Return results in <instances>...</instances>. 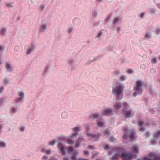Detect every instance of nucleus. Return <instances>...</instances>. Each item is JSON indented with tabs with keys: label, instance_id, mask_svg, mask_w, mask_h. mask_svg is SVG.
Instances as JSON below:
<instances>
[{
	"label": "nucleus",
	"instance_id": "obj_22",
	"mask_svg": "<svg viewBox=\"0 0 160 160\" xmlns=\"http://www.w3.org/2000/svg\"><path fill=\"white\" fill-rule=\"evenodd\" d=\"M157 62V58H153L152 59L151 62L152 63H156Z\"/></svg>",
	"mask_w": 160,
	"mask_h": 160
},
{
	"label": "nucleus",
	"instance_id": "obj_5",
	"mask_svg": "<svg viewBox=\"0 0 160 160\" xmlns=\"http://www.w3.org/2000/svg\"><path fill=\"white\" fill-rule=\"evenodd\" d=\"M58 148L60 150L62 155H65L66 154V148L64 146L61 142L58 143Z\"/></svg>",
	"mask_w": 160,
	"mask_h": 160
},
{
	"label": "nucleus",
	"instance_id": "obj_28",
	"mask_svg": "<svg viewBox=\"0 0 160 160\" xmlns=\"http://www.w3.org/2000/svg\"><path fill=\"white\" fill-rule=\"evenodd\" d=\"M97 15V13L96 11H94L92 12V16L94 18Z\"/></svg>",
	"mask_w": 160,
	"mask_h": 160
},
{
	"label": "nucleus",
	"instance_id": "obj_34",
	"mask_svg": "<svg viewBox=\"0 0 160 160\" xmlns=\"http://www.w3.org/2000/svg\"><path fill=\"white\" fill-rule=\"evenodd\" d=\"M133 72V70L131 69H129L127 71L128 73L129 74L132 73Z\"/></svg>",
	"mask_w": 160,
	"mask_h": 160
},
{
	"label": "nucleus",
	"instance_id": "obj_3",
	"mask_svg": "<svg viewBox=\"0 0 160 160\" xmlns=\"http://www.w3.org/2000/svg\"><path fill=\"white\" fill-rule=\"evenodd\" d=\"M143 85V84L141 80H139L136 82V85L134 86L133 89V96H136L137 95H141L142 94V91L141 89V87Z\"/></svg>",
	"mask_w": 160,
	"mask_h": 160
},
{
	"label": "nucleus",
	"instance_id": "obj_54",
	"mask_svg": "<svg viewBox=\"0 0 160 160\" xmlns=\"http://www.w3.org/2000/svg\"><path fill=\"white\" fill-rule=\"evenodd\" d=\"M3 46H0V51H1L3 50Z\"/></svg>",
	"mask_w": 160,
	"mask_h": 160
},
{
	"label": "nucleus",
	"instance_id": "obj_39",
	"mask_svg": "<svg viewBox=\"0 0 160 160\" xmlns=\"http://www.w3.org/2000/svg\"><path fill=\"white\" fill-rule=\"evenodd\" d=\"M42 28L44 30H45L46 28V26L45 25L43 24L42 25Z\"/></svg>",
	"mask_w": 160,
	"mask_h": 160
},
{
	"label": "nucleus",
	"instance_id": "obj_46",
	"mask_svg": "<svg viewBox=\"0 0 160 160\" xmlns=\"http://www.w3.org/2000/svg\"><path fill=\"white\" fill-rule=\"evenodd\" d=\"M154 160H160V157H155Z\"/></svg>",
	"mask_w": 160,
	"mask_h": 160
},
{
	"label": "nucleus",
	"instance_id": "obj_17",
	"mask_svg": "<svg viewBox=\"0 0 160 160\" xmlns=\"http://www.w3.org/2000/svg\"><path fill=\"white\" fill-rule=\"evenodd\" d=\"M87 134L88 136L92 138H95L96 139L94 140H95L98 138V136L97 135H92L88 133H87Z\"/></svg>",
	"mask_w": 160,
	"mask_h": 160
},
{
	"label": "nucleus",
	"instance_id": "obj_13",
	"mask_svg": "<svg viewBox=\"0 0 160 160\" xmlns=\"http://www.w3.org/2000/svg\"><path fill=\"white\" fill-rule=\"evenodd\" d=\"M125 117L126 118H130L132 114L131 110H128L125 112Z\"/></svg>",
	"mask_w": 160,
	"mask_h": 160
},
{
	"label": "nucleus",
	"instance_id": "obj_18",
	"mask_svg": "<svg viewBox=\"0 0 160 160\" xmlns=\"http://www.w3.org/2000/svg\"><path fill=\"white\" fill-rule=\"evenodd\" d=\"M6 31V29L5 28H2L0 31V34L2 35L3 36L5 35Z\"/></svg>",
	"mask_w": 160,
	"mask_h": 160
},
{
	"label": "nucleus",
	"instance_id": "obj_56",
	"mask_svg": "<svg viewBox=\"0 0 160 160\" xmlns=\"http://www.w3.org/2000/svg\"><path fill=\"white\" fill-rule=\"evenodd\" d=\"M144 15V13H142L141 14V15H140V17H141V18H143V16Z\"/></svg>",
	"mask_w": 160,
	"mask_h": 160
},
{
	"label": "nucleus",
	"instance_id": "obj_44",
	"mask_svg": "<svg viewBox=\"0 0 160 160\" xmlns=\"http://www.w3.org/2000/svg\"><path fill=\"white\" fill-rule=\"evenodd\" d=\"M4 87H2L0 88V93H1L4 90Z\"/></svg>",
	"mask_w": 160,
	"mask_h": 160
},
{
	"label": "nucleus",
	"instance_id": "obj_37",
	"mask_svg": "<svg viewBox=\"0 0 160 160\" xmlns=\"http://www.w3.org/2000/svg\"><path fill=\"white\" fill-rule=\"evenodd\" d=\"M6 5L8 7H12V3H7L6 4Z\"/></svg>",
	"mask_w": 160,
	"mask_h": 160
},
{
	"label": "nucleus",
	"instance_id": "obj_9",
	"mask_svg": "<svg viewBox=\"0 0 160 160\" xmlns=\"http://www.w3.org/2000/svg\"><path fill=\"white\" fill-rule=\"evenodd\" d=\"M132 148V151L133 153H137L138 152V147L137 145H134Z\"/></svg>",
	"mask_w": 160,
	"mask_h": 160
},
{
	"label": "nucleus",
	"instance_id": "obj_20",
	"mask_svg": "<svg viewBox=\"0 0 160 160\" xmlns=\"http://www.w3.org/2000/svg\"><path fill=\"white\" fill-rule=\"evenodd\" d=\"M98 115L96 113H93L91 115L90 118H98Z\"/></svg>",
	"mask_w": 160,
	"mask_h": 160
},
{
	"label": "nucleus",
	"instance_id": "obj_7",
	"mask_svg": "<svg viewBox=\"0 0 160 160\" xmlns=\"http://www.w3.org/2000/svg\"><path fill=\"white\" fill-rule=\"evenodd\" d=\"M112 114V111L109 109H105L102 111V114L108 116H110Z\"/></svg>",
	"mask_w": 160,
	"mask_h": 160
},
{
	"label": "nucleus",
	"instance_id": "obj_33",
	"mask_svg": "<svg viewBox=\"0 0 160 160\" xmlns=\"http://www.w3.org/2000/svg\"><path fill=\"white\" fill-rule=\"evenodd\" d=\"M151 143L152 145H154L156 143V141L155 140H152L151 141Z\"/></svg>",
	"mask_w": 160,
	"mask_h": 160
},
{
	"label": "nucleus",
	"instance_id": "obj_59",
	"mask_svg": "<svg viewBox=\"0 0 160 160\" xmlns=\"http://www.w3.org/2000/svg\"><path fill=\"white\" fill-rule=\"evenodd\" d=\"M72 28H70L69 30V33H70L71 32H72Z\"/></svg>",
	"mask_w": 160,
	"mask_h": 160
},
{
	"label": "nucleus",
	"instance_id": "obj_35",
	"mask_svg": "<svg viewBox=\"0 0 160 160\" xmlns=\"http://www.w3.org/2000/svg\"><path fill=\"white\" fill-rule=\"evenodd\" d=\"M145 38H150V34L149 33H146L145 34Z\"/></svg>",
	"mask_w": 160,
	"mask_h": 160
},
{
	"label": "nucleus",
	"instance_id": "obj_8",
	"mask_svg": "<svg viewBox=\"0 0 160 160\" xmlns=\"http://www.w3.org/2000/svg\"><path fill=\"white\" fill-rule=\"evenodd\" d=\"M18 95L20 97V98H17L15 100V101L16 102H17L18 101H21L22 98L24 97V93L22 92H18Z\"/></svg>",
	"mask_w": 160,
	"mask_h": 160
},
{
	"label": "nucleus",
	"instance_id": "obj_62",
	"mask_svg": "<svg viewBox=\"0 0 160 160\" xmlns=\"http://www.w3.org/2000/svg\"><path fill=\"white\" fill-rule=\"evenodd\" d=\"M77 20H78V19H74L73 20V22H75Z\"/></svg>",
	"mask_w": 160,
	"mask_h": 160
},
{
	"label": "nucleus",
	"instance_id": "obj_26",
	"mask_svg": "<svg viewBox=\"0 0 160 160\" xmlns=\"http://www.w3.org/2000/svg\"><path fill=\"white\" fill-rule=\"evenodd\" d=\"M110 128H107L106 130L105 133L106 134H108V135H109V134L110 133Z\"/></svg>",
	"mask_w": 160,
	"mask_h": 160
},
{
	"label": "nucleus",
	"instance_id": "obj_60",
	"mask_svg": "<svg viewBox=\"0 0 160 160\" xmlns=\"http://www.w3.org/2000/svg\"><path fill=\"white\" fill-rule=\"evenodd\" d=\"M90 128L89 126H88L87 128H86V129L88 131V130H90Z\"/></svg>",
	"mask_w": 160,
	"mask_h": 160
},
{
	"label": "nucleus",
	"instance_id": "obj_11",
	"mask_svg": "<svg viewBox=\"0 0 160 160\" xmlns=\"http://www.w3.org/2000/svg\"><path fill=\"white\" fill-rule=\"evenodd\" d=\"M35 48L33 44H31L30 46L28 48L27 52V54H28L30 53Z\"/></svg>",
	"mask_w": 160,
	"mask_h": 160
},
{
	"label": "nucleus",
	"instance_id": "obj_1",
	"mask_svg": "<svg viewBox=\"0 0 160 160\" xmlns=\"http://www.w3.org/2000/svg\"><path fill=\"white\" fill-rule=\"evenodd\" d=\"M116 150L117 153L112 157V160H118L121 157L124 158L123 160H131L134 157L131 153L126 154L124 153L123 149L122 148H118Z\"/></svg>",
	"mask_w": 160,
	"mask_h": 160
},
{
	"label": "nucleus",
	"instance_id": "obj_16",
	"mask_svg": "<svg viewBox=\"0 0 160 160\" xmlns=\"http://www.w3.org/2000/svg\"><path fill=\"white\" fill-rule=\"evenodd\" d=\"M103 124L104 123L102 119H100L98 121H97V125L99 127H102L103 125Z\"/></svg>",
	"mask_w": 160,
	"mask_h": 160
},
{
	"label": "nucleus",
	"instance_id": "obj_36",
	"mask_svg": "<svg viewBox=\"0 0 160 160\" xmlns=\"http://www.w3.org/2000/svg\"><path fill=\"white\" fill-rule=\"evenodd\" d=\"M14 49L15 51H17L20 49V47L18 46H16L15 47Z\"/></svg>",
	"mask_w": 160,
	"mask_h": 160
},
{
	"label": "nucleus",
	"instance_id": "obj_2",
	"mask_svg": "<svg viewBox=\"0 0 160 160\" xmlns=\"http://www.w3.org/2000/svg\"><path fill=\"white\" fill-rule=\"evenodd\" d=\"M124 86L122 85H117L115 88H113L112 93L118 95L117 100H120L122 97V93Z\"/></svg>",
	"mask_w": 160,
	"mask_h": 160
},
{
	"label": "nucleus",
	"instance_id": "obj_6",
	"mask_svg": "<svg viewBox=\"0 0 160 160\" xmlns=\"http://www.w3.org/2000/svg\"><path fill=\"white\" fill-rule=\"evenodd\" d=\"M72 130L75 131L76 132L72 135L71 138L72 139H76L77 138V136L78 134L77 132L80 131V128L78 127H76L73 128H72Z\"/></svg>",
	"mask_w": 160,
	"mask_h": 160
},
{
	"label": "nucleus",
	"instance_id": "obj_25",
	"mask_svg": "<svg viewBox=\"0 0 160 160\" xmlns=\"http://www.w3.org/2000/svg\"><path fill=\"white\" fill-rule=\"evenodd\" d=\"M68 143L69 144H72L74 143V142L72 140L69 139L68 141Z\"/></svg>",
	"mask_w": 160,
	"mask_h": 160
},
{
	"label": "nucleus",
	"instance_id": "obj_24",
	"mask_svg": "<svg viewBox=\"0 0 160 160\" xmlns=\"http://www.w3.org/2000/svg\"><path fill=\"white\" fill-rule=\"evenodd\" d=\"M5 144L3 142H0V147H4Z\"/></svg>",
	"mask_w": 160,
	"mask_h": 160
},
{
	"label": "nucleus",
	"instance_id": "obj_47",
	"mask_svg": "<svg viewBox=\"0 0 160 160\" xmlns=\"http://www.w3.org/2000/svg\"><path fill=\"white\" fill-rule=\"evenodd\" d=\"M145 135L147 137H148L150 135V134H149V132H146V133H145Z\"/></svg>",
	"mask_w": 160,
	"mask_h": 160
},
{
	"label": "nucleus",
	"instance_id": "obj_14",
	"mask_svg": "<svg viewBox=\"0 0 160 160\" xmlns=\"http://www.w3.org/2000/svg\"><path fill=\"white\" fill-rule=\"evenodd\" d=\"M77 154V152L75 153V155H73L71 158V159L72 160H77V157L76 155ZM77 160H89L88 159H84L83 158H79Z\"/></svg>",
	"mask_w": 160,
	"mask_h": 160
},
{
	"label": "nucleus",
	"instance_id": "obj_57",
	"mask_svg": "<svg viewBox=\"0 0 160 160\" xmlns=\"http://www.w3.org/2000/svg\"><path fill=\"white\" fill-rule=\"evenodd\" d=\"M20 130L22 131H23L24 130V128L23 127H22L20 128Z\"/></svg>",
	"mask_w": 160,
	"mask_h": 160
},
{
	"label": "nucleus",
	"instance_id": "obj_23",
	"mask_svg": "<svg viewBox=\"0 0 160 160\" xmlns=\"http://www.w3.org/2000/svg\"><path fill=\"white\" fill-rule=\"evenodd\" d=\"M126 79V76L125 75H122L121 76L120 80L121 81H124Z\"/></svg>",
	"mask_w": 160,
	"mask_h": 160
},
{
	"label": "nucleus",
	"instance_id": "obj_29",
	"mask_svg": "<svg viewBox=\"0 0 160 160\" xmlns=\"http://www.w3.org/2000/svg\"><path fill=\"white\" fill-rule=\"evenodd\" d=\"M55 142L56 141L55 140H53L50 142L49 145H53L55 143Z\"/></svg>",
	"mask_w": 160,
	"mask_h": 160
},
{
	"label": "nucleus",
	"instance_id": "obj_61",
	"mask_svg": "<svg viewBox=\"0 0 160 160\" xmlns=\"http://www.w3.org/2000/svg\"><path fill=\"white\" fill-rule=\"evenodd\" d=\"M134 32H135V33H138V31L137 30H135V31H134Z\"/></svg>",
	"mask_w": 160,
	"mask_h": 160
},
{
	"label": "nucleus",
	"instance_id": "obj_64",
	"mask_svg": "<svg viewBox=\"0 0 160 160\" xmlns=\"http://www.w3.org/2000/svg\"><path fill=\"white\" fill-rule=\"evenodd\" d=\"M158 59L160 60V56H159L158 57Z\"/></svg>",
	"mask_w": 160,
	"mask_h": 160
},
{
	"label": "nucleus",
	"instance_id": "obj_40",
	"mask_svg": "<svg viewBox=\"0 0 160 160\" xmlns=\"http://www.w3.org/2000/svg\"><path fill=\"white\" fill-rule=\"evenodd\" d=\"M89 154V152L88 151H86L84 152V154L85 155H88Z\"/></svg>",
	"mask_w": 160,
	"mask_h": 160
},
{
	"label": "nucleus",
	"instance_id": "obj_50",
	"mask_svg": "<svg viewBox=\"0 0 160 160\" xmlns=\"http://www.w3.org/2000/svg\"><path fill=\"white\" fill-rule=\"evenodd\" d=\"M154 154L152 153H150L149 154V155L151 157H152L154 156Z\"/></svg>",
	"mask_w": 160,
	"mask_h": 160
},
{
	"label": "nucleus",
	"instance_id": "obj_42",
	"mask_svg": "<svg viewBox=\"0 0 160 160\" xmlns=\"http://www.w3.org/2000/svg\"><path fill=\"white\" fill-rule=\"evenodd\" d=\"M102 34V32L101 31H100L98 35V37H100L101 36Z\"/></svg>",
	"mask_w": 160,
	"mask_h": 160
},
{
	"label": "nucleus",
	"instance_id": "obj_4",
	"mask_svg": "<svg viewBox=\"0 0 160 160\" xmlns=\"http://www.w3.org/2000/svg\"><path fill=\"white\" fill-rule=\"evenodd\" d=\"M123 129L124 131L123 138L124 139H127L129 136L130 138L133 140L134 138L135 133L130 130H128L126 127L123 128Z\"/></svg>",
	"mask_w": 160,
	"mask_h": 160
},
{
	"label": "nucleus",
	"instance_id": "obj_19",
	"mask_svg": "<svg viewBox=\"0 0 160 160\" xmlns=\"http://www.w3.org/2000/svg\"><path fill=\"white\" fill-rule=\"evenodd\" d=\"M61 116L63 118H66L68 117V114L66 112H64L62 113Z\"/></svg>",
	"mask_w": 160,
	"mask_h": 160
},
{
	"label": "nucleus",
	"instance_id": "obj_21",
	"mask_svg": "<svg viewBox=\"0 0 160 160\" xmlns=\"http://www.w3.org/2000/svg\"><path fill=\"white\" fill-rule=\"evenodd\" d=\"M148 125V123H145L144 124V122H142L141 121H140L138 123V125L139 126L142 127L143 125Z\"/></svg>",
	"mask_w": 160,
	"mask_h": 160
},
{
	"label": "nucleus",
	"instance_id": "obj_27",
	"mask_svg": "<svg viewBox=\"0 0 160 160\" xmlns=\"http://www.w3.org/2000/svg\"><path fill=\"white\" fill-rule=\"evenodd\" d=\"M119 20V18H118V17H116V18H115L114 20V21H113V23H114V24H115Z\"/></svg>",
	"mask_w": 160,
	"mask_h": 160
},
{
	"label": "nucleus",
	"instance_id": "obj_43",
	"mask_svg": "<svg viewBox=\"0 0 160 160\" xmlns=\"http://www.w3.org/2000/svg\"><path fill=\"white\" fill-rule=\"evenodd\" d=\"M51 150L50 149H49L47 150L46 152L47 154H50L51 153Z\"/></svg>",
	"mask_w": 160,
	"mask_h": 160
},
{
	"label": "nucleus",
	"instance_id": "obj_63",
	"mask_svg": "<svg viewBox=\"0 0 160 160\" xmlns=\"http://www.w3.org/2000/svg\"><path fill=\"white\" fill-rule=\"evenodd\" d=\"M112 153H111V152H109V153H108V155H111Z\"/></svg>",
	"mask_w": 160,
	"mask_h": 160
},
{
	"label": "nucleus",
	"instance_id": "obj_53",
	"mask_svg": "<svg viewBox=\"0 0 160 160\" xmlns=\"http://www.w3.org/2000/svg\"><path fill=\"white\" fill-rule=\"evenodd\" d=\"M88 148H89V149H93V147L92 146H88Z\"/></svg>",
	"mask_w": 160,
	"mask_h": 160
},
{
	"label": "nucleus",
	"instance_id": "obj_12",
	"mask_svg": "<svg viewBox=\"0 0 160 160\" xmlns=\"http://www.w3.org/2000/svg\"><path fill=\"white\" fill-rule=\"evenodd\" d=\"M122 106L120 103H116L113 105V108L115 109H118L121 107Z\"/></svg>",
	"mask_w": 160,
	"mask_h": 160
},
{
	"label": "nucleus",
	"instance_id": "obj_51",
	"mask_svg": "<svg viewBox=\"0 0 160 160\" xmlns=\"http://www.w3.org/2000/svg\"><path fill=\"white\" fill-rule=\"evenodd\" d=\"M44 7L43 5H42L40 6V8L42 10L44 8Z\"/></svg>",
	"mask_w": 160,
	"mask_h": 160
},
{
	"label": "nucleus",
	"instance_id": "obj_55",
	"mask_svg": "<svg viewBox=\"0 0 160 160\" xmlns=\"http://www.w3.org/2000/svg\"><path fill=\"white\" fill-rule=\"evenodd\" d=\"M63 160H69V159L68 158L65 157L63 158Z\"/></svg>",
	"mask_w": 160,
	"mask_h": 160
},
{
	"label": "nucleus",
	"instance_id": "obj_49",
	"mask_svg": "<svg viewBox=\"0 0 160 160\" xmlns=\"http://www.w3.org/2000/svg\"><path fill=\"white\" fill-rule=\"evenodd\" d=\"M119 73V71L118 70H117L115 72V74L116 75L118 74Z\"/></svg>",
	"mask_w": 160,
	"mask_h": 160
},
{
	"label": "nucleus",
	"instance_id": "obj_30",
	"mask_svg": "<svg viewBox=\"0 0 160 160\" xmlns=\"http://www.w3.org/2000/svg\"><path fill=\"white\" fill-rule=\"evenodd\" d=\"M128 104L126 102H124L123 103V107L125 109H127L128 108Z\"/></svg>",
	"mask_w": 160,
	"mask_h": 160
},
{
	"label": "nucleus",
	"instance_id": "obj_45",
	"mask_svg": "<svg viewBox=\"0 0 160 160\" xmlns=\"http://www.w3.org/2000/svg\"><path fill=\"white\" fill-rule=\"evenodd\" d=\"M160 30L159 29H157L155 31L156 33L157 34H158L159 33Z\"/></svg>",
	"mask_w": 160,
	"mask_h": 160
},
{
	"label": "nucleus",
	"instance_id": "obj_31",
	"mask_svg": "<svg viewBox=\"0 0 160 160\" xmlns=\"http://www.w3.org/2000/svg\"><path fill=\"white\" fill-rule=\"evenodd\" d=\"M73 148L71 146H70L68 148V151L70 152H72L73 151Z\"/></svg>",
	"mask_w": 160,
	"mask_h": 160
},
{
	"label": "nucleus",
	"instance_id": "obj_10",
	"mask_svg": "<svg viewBox=\"0 0 160 160\" xmlns=\"http://www.w3.org/2000/svg\"><path fill=\"white\" fill-rule=\"evenodd\" d=\"M83 140V139L81 138L78 139L76 141V144L75 146V147L76 148L78 147L80 145V143L82 142Z\"/></svg>",
	"mask_w": 160,
	"mask_h": 160
},
{
	"label": "nucleus",
	"instance_id": "obj_48",
	"mask_svg": "<svg viewBox=\"0 0 160 160\" xmlns=\"http://www.w3.org/2000/svg\"><path fill=\"white\" fill-rule=\"evenodd\" d=\"M12 111L13 112H16V110L14 108H13L12 109Z\"/></svg>",
	"mask_w": 160,
	"mask_h": 160
},
{
	"label": "nucleus",
	"instance_id": "obj_32",
	"mask_svg": "<svg viewBox=\"0 0 160 160\" xmlns=\"http://www.w3.org/2000/svg\"><path fill=\"white\" fill-rule=\"evenodd\" d=\"M10 68V65L8 63H7L6 65V68L7 69H8Z\"/></svg>",
	"mask_w": 160,
	"mask_h": 160
},
{
	"label": "nucleus",
	"instance_id": "obj_15",
	"mask_svg": "<svg viewBox=\"0 0 160 160\" xmlns=\"http://www.w3.org/2000/svg\"><path fill=\"white\" fill-rule=\"evenodd\" d=\"M153 136L156 138L160 137V131H158L157 132L153 134Z\"/></svg>",
	"mask_w": 160,
	"mask_h": 160
},
{
	"label": "nucleus",
	"instance_id": "obj_58",
	"mask_svg": "<svg viewBox=\"0 0 160 160\" xmlns=\"http://www.w3.org/2000/svg\"><path fill=\"white\" fill-rule=\"evenodd\" d=\"M48 158V157L46 156H44L42 157V159H47Z\"/></svg>",
	"mask_w": 160,
	"mask_h": 160
},
{
	"label": "nucleus",
	"instance_id": "obj_38",
	"mask_svg": "<svg viewBox=\"0 0 160 160\" xmlns=\"http://www.w3.org/2000/svg\"><path fill=\"white\" fill-rule=\"evenodd\" d=\"M104 148H105V149H109L110 148L109 146L108 145H105Z\"/></svg>",
	"mask_w": 160,
	"mask_h": 160
},
{
	"label": "nucleus",
	"instance_id": "obj_52",
	"mask_svg": "<svg viewBox=\"0 0 160 160\" xmlns=\"http://www.w3.org/2000/svg\"><path fill=\"white\" fill-rule=\"evenodd\" d=\"M139 130L140 131H143L145 130V129L143 128H141Z\"/></svg>",
	"mask_w": 160,
	"mask_h": 160
},
{
	"label": "nucleus",
	"instance_id": "obj_41",
	"mask_svg": "<svg viewBox=\"0 0 160 160\" xmlns=\"http://www.w3.org/2000/svg\"><path fill=\"white\" fill-rule=\"evenodd\" d=\"M110 141L111 142H114V139L113 137H111L110 138Z\"/></svg>",
	"mask_w": 160,
	"mask_h": 160
}]
</instances>
